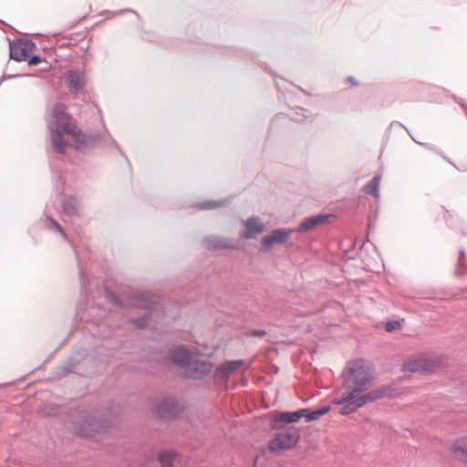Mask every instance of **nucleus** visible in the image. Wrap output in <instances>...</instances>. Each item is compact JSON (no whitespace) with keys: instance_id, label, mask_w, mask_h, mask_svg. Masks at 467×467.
<instances>
[{"instance_id":"nucleus-1","label":"nucleus","mask_w":467,"mask_h":467,"mask_svg":"<svg viewBox=\"0 0 467 467\" xmlns=\"http://www.w3.org/2000/svg\"><path fill=\"white\" fill-rule=\"evenodd\" d=\"M343 389L353 394L363 395L373 385L374 370L371 363L365 359H356L348 362L342 374Z\"/></svg>"},{"instance_id":"nucleus-2","label":"nucleus","mask_w":467,"mask_h":467,"mask_svg":"<svg viewBox=\"0 0 467 467\" xmlns=\"http://www.w3.org/2000/svg\"><path fill=\"white\" fill-rule=\"evenodd\" d=\"M393 389L389 386H381L372 389L363 395L353 394L345 391L338 399L334 400V404L341 405L338 412L341 415H348L361 408L368 402L392 396Z\"/></svg>"},{"instance_id":"nucleus-3","label":"nucleus","mask_w":467,"mask_h":467,"mask_svg":"<svg viewBox=\"0 0 467 467\" xmlns=\"http://www.w3.org/2000/svg\"><path fill=\"white\" fill-rule=\"evenodd\" d=\"M71 134L73 135L72 146L78 151L85 152L95 146L107 148L110 144L124 156L117 141L111 137L105 126L101 130H78V132L74 130V133Z\"/></svg>"},{"instance_id":"nucleus-4","label":"nucleus","mask_w":467,"mask_h":467,"mask_svg":"<svg viewBox=\"0 0 467 467\" xmlns=\"http://www.w3.org/2000/svg\"><path fill=\"white\" fill-rule=\"evenodd\" d=\"M49 131L54 151L63 153L68 145L67 140L63 138V133H74V126L68 121V115L63 105L57 104L54 107Z\"/></svg>"},{"instance_id":"nucleus-5","label":"nucleus","mask_w":467,"mask_h":467,"mask_svg":"<svg viewBox=\"0 0 467 467\" xmlns=\"http://www.w3.org/2000/svg\"><path fill=\"white\" fill-rule=\"evenodd\" d=\"M300 438L297 429L290 428L285 431H280L268 441V449L273 452L282 451L293 448L296 445Z\"/></svg>"},{"instance_id":"nucleus-6","label":"nucleus","mask_w":467,"mask_h":467,"mask_svg":"<svg viewBox=\"0 0 467 467\" xmlns=\"http://www.w3.org/2000/svg\"><path fill=\"white\" fill-rule=\"evenodd\" d=\"M36 48V44L29 39H16L9 43V57L15 61H26L28 53Z\"/></svg>"},{"instance_id":"nucleus-7","label":"nucleus","mask_w":467,"mask_h":467,"mask_svg":"<svg viewBox=\"0 0 467 467\" xmlns=\"http://www.w3.org/2000/svg\"><path fill=\"white\" fill-rule=\"evenodd\" d=\"M294 232L292 229L277 228L271 232L270 234L262 238L260 251L268 252L275 244H285L289 239L291 234Z\"/></svg>"},{"instance_id":"nucleus-8","label":"nucleus","mask_w":467,"mask_h":467,"mask_svg":"<svg viewBox=\"0 0 467 467\" xmlns=\"http://www.w3.org/2000/svg\"><path fill=\"white\" fill-rule=\"evenodd\" d=\"M104 428L105 424L102 420L82 417L78 424L75 427V431L81 437H91L94 434L104 431Z\"/></svg>"},{"instance_id":"nucleus-9","label":"nucleus","mask_w":467,"mask_h":467,"mask_svg":"<svg viewBox=\"0 0 467 467\" xmlns=\"http://www.w3.org/2000/svg\"><path fill=\"white\" fill-rule=\"evenodd\" d=\"M301 419L300 410L295 411H276L270 421L272 430H281L285 424L297 422Z\"/></svg>"},{"instance_id":"nucleus-10","label":"nucleus","mask_w":467,"mask_h":467,"mask_svg":"<svg viewBox=\"0 0 467 467\" xmlns=\"http://www.w3.org/2000/svg\"><path fill=\"white\" fill-rule=\"evenodd\" d=\"M213 368V364L206 360L196 359L189 363L186 368V375L190 379H201L207 376Z\"/></svg>"},{"instance_id":"nucleus-11","label":"nucleus","mask_w":467,"mask_h":467,"mask_svg":"<svg viewBox=\"0 0 467 467\" xmlns=\"http://www.w3.org/2000/svg\"><path fill=\"white\" fill-rule=\"evenodd\" d=\"M179 413L177 400L173 397L164 398L156 408V414L161 419H173Z\"/></svg>"},{"instance_id":"nucleus-12","label":"nucleus","mask_w":467,"mask_h":467,"mask_svg":"<svg viewBox=\"0 0 467 467\" xmlns=\"http://www.w3.org/2000/svg\"><path fill=\"white\" fill-rule=\"evenodd\" d=\"M435 368V361L428 358L408 360L403 364V369L410 372H431L433 371Z\"/></svg>"},{"instance_id":"nucleus-13","label":"nucleus","mask_w":467,"mask_h":467,"mask_svg":"<svg viewBox=\"0 0 467 467\" xmlns=\"http://www.w3.org/2000/svg\"><path fill=\"white\" fill-rule=\"evenodd\" d=\"M65 81L71 93H78L85 86V74L78 70H68L65 73Z\"/></svg>"},{"instance_id":"nucleus-14","label":"nucleus","mask_w":467,"mask_h":467,"mask_svg":"<svg viewBox=\"0 0 467 467\" xmlns=\"http://www.w3.org/2000/svg\"><path fill=\"white\" fill-rule=\"evenodd\" d=\"M328 214H316L305 218L295 230L297 233H305L317 227V225L326 223L328 220Z\"/></svg>"},{"instance_id":"nucleus-15","label":"nucleus","mask_w":467,"mask_h":467,"mask_svg":"<svg viewBox=\"0 0 467 467\" xmlns=\"http://www.w3.org/2000/svg\"><path fill=\"white\" fill-rule=\"evenodd\" d=\"M245 231L241 234L243 239H250L254 234H262L265 230L264 223L257 217H250L244 222Z\"/></svg>"},{"instance_id":"nucleus-16","label":"nucleus","mask_w":467,"mask_h":467,"mask_svg":"<svg viewBox=\"0 0 467 467\" xmlns=\"http://www.w3.org/2000/svg\"><path fill=\"white\" fill-rule=\"evenodd\" d=\"M171 360L179 366L187 368L192 360L191 351L185 346H179L171 352Z\"/></svg>"},{"instance_id":"nucleus-17","label":"nucleus","mask_w":467,"mask_h":467,"mask_svg":"<svg viewBox=\"0 0 467 467\" xmlns=\"http://www.w3.org/2000/svg\"><path fill=\"white\" fill-rule=\"evenodd\" d=\"M81 358L70 356L53 373V378L59 379L73 371V368L80 362Z\"/></svg>"},{"instance_id":"nucleus-18","label":"nucleus","mask_w":467,"mask_h":467,"mask_svg":"<svg viewBox=\"0 0 467 467\" xmlns=\"http://www.w3.org/2000/svg\"><path fill=\"white\" fill-rule=\"evenodd\" d=\"M205 247L209 250H220V249H234L235 246L230 244L226 238L219 237L216 235L206 236L203 239Z\"/></svg>"},{"instance_id":"nucleus-19","label":"nucleus","mask_w":467,"mask_h":467,"mask_svg":"<svg viewBox=\"0 0 467 467\" xmlns=\"http://www.w3.org/2000/svg\"><path fill=\"white\" fill-rule=\"evenodd\" d=\"M243 363V360L240 359L226 361L216 368L215 376L219 379H228Z\"/></svg>"},{"instance_id":"nucleus-20","label":"nucleus","mask_w":467,"mask_h":467,"mask_svg":"<svg viewBox=\"0 0 467 467\" xmlns=\"http://www.w3.org/2000/svg\"><path fill=\"white\" fill-rule=\"evenodd\" d=\"M131 306L140 308L150 310L154 307V301L145 294H135L130 298Z\"/></svg>"},{"instance_id":"nucleus-21","label":"nucleus","mask_w":467,"mask_h":467,"mask_svg":"<svg viewBox=\"0 0 467 467\" xmlns=\"http://www.w3.org/2000/svg\"><path fill=\"white\" fill-rule=\"evenodd\" d=\"M79 207H80L79 202H78V198L74 195H70V196L67 197L62 202L63 213L67 216L78 215Z\"/></svg>"},{"instance_id":"nucleus-22","label":"nucleus","mask_w":467,"mask_h":467,"mask_svg":"<svg viewBox=\"0 0 467 467\" xmlns=\"http://www.w3.org/2000/svg\"><path fill=\"white\" fill-rule=\"evenodd\" d=\"M329 410V406H323L316 410H311L308 408L300 409L301 418H305L306 422H311L318 420L321 416L325 415Z\"/></svg>"},{"instance_id":"nucleus-23","label":"nucleus","mask_w":467,"mask_h":467,"mask_svg":"<svg viewBox=\"0 0 467 467\" xmlns=\"http://www.w3.org/2000/svg\"><path fill=\"white\" fill-rule=\"evenodd\" d=\"M451 451L455 457L465 459L467 462V442L462 439L453 442L451 446Z\"/></svg>"},{"instance_id":"nucleus-24","label":"nucleus","mask_w":467,"mask_h":467,"mask_svg":"<svg viewBox=\"0 0 467 467\" xmlns=\"http://www.w3.org/2000/svg\"><path fill=\"white\" fill-rule=\"evenodd\" d=\"M43 223H44L45 228L47 229L48 231L57 233L58 234H60L64 239H67V234L64 232L61 225L56 220H54L52 217H50L49 215L45 216Z\"/></svg>"},{"instance_id":"nucleus-25","label":"nucleus","mask_w":467,"mask_h":467,"mask_svg":"<svg viewBox=\"0 0 467 467\" xmlns=\"http://www.w3.org/2000/svg\"><path fill=\"white\" fill-rule=\"evenodd\" d=\"M230 202L228 198L219 201H205L195 204L198 210H213L219 207H223Z\"/></svg>"},{"instance_id":"nucleus-26","label":"nucleus","mask_w":467,"mask_h":467,"mask_svg":"<svg viewBox=\"0 0 467 467\" xmlns=\"http://www.w3.org/2000/svg\"><path fill=\"white\" fill-rule=\"evenodd\" d=\"M380 176H374L365 186L364 192L366 194L371 195L373 197H379V188Z\"/></svg>"},{"instance_id":"nucleus-27","label":"nucleus","mask_w":467,"mask_h":467,"mask_svg":"<svg viewBox=\"0 0 467 467\" xmlns=\"http://www.w3.org/2000/svg\"><path fill=\"white\" fill-rule=\"evenodd\" d=\"M177 453L174 451H166L161 453L160 462L162 467H173Z\"/></svg>"},{"instance_id":"nucleus-28","label":"nucleus","mask_w":467,"mask_h":467,"mask_svg":"<svg viewBox=\"0 0 467 467\" xmlns=\"http://www.w3.org/2000/svg\"><path fill=\"white\" fill-rule=\"evenodd\" d=\"M78 276H79V282H80L81 295H82V296H86L88 293V277L86 276L84 269L78 260Z\"/></svg>"},{"instance_id":"nucleus-29","label":"nucleus","mask_w":467,"mask_h":467,"mask_svg":"<svg viewBox=\"0 0 467 467\" xmlns=\"http://www.w3.org/2000/svg\"><path fill=\"white\" fill-rule=\"evenodd\" d=\"M295 113H296V116H294L292 119L297 122H303L305 119H308L311 115L309 110H307L304 108H300V107L296 108Z\"/></svg>"},{"instance_id":"nucleus-30","label":"nucleus","mask_w":467,"mask_h":467,"mask_svg":"<svg viewBox=\"0 0 467 467\" xmlns=\"http://www.w3.org/2000/svg\"><path fill=\"white\" fill-rule=\"evenodd\" d=\"M149 315H143L141 317L130 319V322L138 328H144L149 323Z\"/></svg>"},{"instance_id":"nucleus-31","label":"nucleus","mask_w":467,"mask_h":467,"mask_svg":"<svg viewBox=\"0 0 467 467\" xmlns=\"http://www.w3.org/2000/svg\"><path fill=\"white\" fill-rule=\"evenodd\" d=\"M124 13H132V14H134L137 16L138 19H140L139 14L135 10H133L131 8H124V9H120V10L114 11V12L109 11V10H105V11L100 13V16L109 15V16L111 17V16L121 15V14H124Z\"/></svg>"},{"instance_id":"nucleus-32","label":"nucleus","mask_w":467,"mask_h":467,"mask_svg":"<svg viewBox=\"0 0 467 467\" xmlns=\"http://www.w3.org/2000/svg\"><path fill=\"white\" fill-rule=\"evenodd\" d=\"M400 327V321L397 320H389L385 323L384 328L387 332H393L394 330Z\"/></svg>"},{"instance_id":"nucleus-33","label":"nucleus","mask_w":467,"mask_h":467,"mask_svg":"<svg viewBox=\"0 0 467 467\" xmlns=\"http://www.w3.org/2000/svg\"><path fill=\"white\" fill-rule=\"evenodd\" d=\"M29 66H37L42 62V57L39 55H33L26 58Z\"/></svg>"},{"instance_id":"nucleus-34","label":"nucleus","mask_w":467,"mask_h":467,"mask_svg":"<svg viewBox=\"0 0 467 467\" xmlns=\"http://www.w3.org/2000/svg\"><path fill=\"white\" fill-rule=\"evenodd\" d=\"M266 335V331L264 329H252L247 332V336L254 337H262Z\"/></svg>"},{"instance_id":"nucleus-35","label":"nucleus","mask_w":467,"mask_h":467,"mask_svg":"<svg viewBox=\"0 0 467 467\" xmlns=\"http://www.w3.org/2000/svg\"><path fill=\"white\" fill-rule=\"evenodd\" d=\"M394 124H397V125H400V126L403 127V128L408 131V133L410 135L411 139H412L415 142H417L418 144H420V145L424 146V147H425L426 149H428V150H431V149H432L429 144H426V143H420V142L417 141V140L412 137V135L410 133V131L407 130V128H406V127H404V126H403L402 124H400V122L396 121V122H392V123H391V125H394Z\"/></svg>"},{"instance_id":"nucleus-36","label":"nucleus","mask_w":467,"mask_h":467,"mask_svg":"<svg viewBox=\"0 0 467 467\" xmlns=\"http://www.w3.org/2000/svg\"><path fill=\"white\" fill-rule=\"evenodd\" d=\"M106 316V310L105 309H99V312L97 315L98 319H102Z\"/></svg>"},{"instance_id":"nucleus-37","label":"nucleus","mask_w":467,"mask_h":467,"mask_svg":"<svg viewBox=\"0 0 467 467\" xmlns=\"http://www.w3.org/2000/svg\"><path fill=\"white\" fill-rule=\"evenodd\" d=\"M347 80L349 83H351V85H353V86H357L358 85V81L356 80V78L354 77H348Z\"/></svg>"},{"instance_id":"nucleus-38","label":"nucleus","mask_w":467,"mask_h":467,"mask_svg":"<svg viewBox=\"0 0 467 467\" xmlns=\"http://www.w3.org/2000/svg\"><path fill=\"white\" fill-rule=\"evenodd\" d=\"M93 309H94V306H88V307H87L88 317H93V315L91 314V312L93 311Z\"/></svg>"},{"instance_id":"nucleus-39","label":"nucleus","mask_w":467,"mask_h":467,"mask_svg":"<svg viewBox=\"0 0 467 467\" xmlns=\"http://www.w3.org/2000/svg\"><path fill=\"white\" fill-rule=\"evenodd\" d=\"M465 255V252L463 249H460L459 251V260L461 261Z\"/></svg>"},{"instance_id":"nucleus-40","label":"nucleus","mask_w":467,"mask_h":467,"mask_svg":"<svg viewBox=\"0 0 467 467\" xmlns=\"http://www.w3.org/2000/svg\"><path fill=\"white\" fill-rule=\"evenodd\" d=\"M113 297H114L115 304L119 306H121V304H120L119 300L117 297H115V296H113Z\"/></svg>"},{"instance_id":"nucleus-41","label":"nucleus","mask_w":467,"mask_h":467,"mask_svg":"<svg viewBox=\"0 0 467 467\" xmlns=\"http://www.w3.org/2000/svg\"><path fill=\"white\" fill-rule=\"evenodd\" d=\"M300 89L303 91V93L307 94V93L306 92V90H303L302 88H300Z\"/></svg>"}]
</instances>
